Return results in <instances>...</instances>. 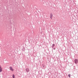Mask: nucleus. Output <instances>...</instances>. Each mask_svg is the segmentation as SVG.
<instances>
[{
	"label": "nucleus",
	"mask_w": 78,
	"mask_h": 78,
	"mask_svg": "<svg viewBox=\"0 0 78 78\" xmlns=\"http://www.w3.org/2000/svg\"><path fill=\"white\" fill-rule=\"evenodd\" d=\"M55 47V44H52V45L51 46V47L53 48V47Z\"/></svg>",
	"instance_id": "6"
},
{
	"label": "nucleus",
	"mask_w": 78,
	"mask_h": 78,
	"mask_svg": "<svg viewBox=\"0 0 78 78\" xmlns=\"http://www.w3.org/2000/svg\"><path fill=\"white\" fill-rule=\"evenodd\" d=\"M68 76H69V78L70 77V74H69Z\"/></svg>",
	"instance_id": "8"
},
{
	"label": "nucleus",
	"mask_w": 78,
	"mask_h": 78,
	"mask_svg": "<svg viewBox=\"0 0 78 78\" xmlns=\"http://www.w3.org/2000/svg\"><path fill=\"white\" fill-rule=\"evenodd\" d=\"M2 67H1V66H0V72H2Z\"/></svg>",
	"instance_id": "5"
},
{
	"label": "nucleus",
	"mask_w": 78,
	"mask_h": 78,
	"mask_svg": "<svg viewBox=\"0 0 78 78\" xmlns=\"http://www.w3.org/2000/svg\"><path fill=\"white\" fill-rule=\"evenodd\" d=\"M50 18L51 19H52V16H53V14H51L50 15Z\"/></svg>",
	"instance_id": "4"
},
{
	"label": "nucleus",
	"mask_w": 78,
	"mask_h": 78,
	"mask_svg": "<svg viewBox=\"0 0 78 78\" xmlns=\"http://www.w3.org/2000/svg\"><path fill=\"white\" fill-rule=\"evenodd\" d=\"M25 70L27 73H28V72L30 71V69L27 68Z\"/></svg>",
	"instance_id": "1"
},
{
	"label": "nucleus",
	"mask_w": 78,
	"mask_h": 78,
	"mask_svg": "<svg viewBox=\"0 0 78 78\" xmlns=\"http://www.w3.org/2000/svg\"><path fill=\"white\" fill-rule=\"evenodd\" d=\"M53 49H54V50H55V48H53Z\"/></svg>",
	"instance_id": "9"
},
{
	"label": "nucleus",
	"mask_w": 78,
	"mask_h": 78,
	"mask_svg": "<svg viewBox=\"0 0 78 78\" xmlns=\"http://www.w3.org/2000/svg\"><path fill=\"white\" fill-rule=\"evenodd\" d=\"M74 62L75 64H77L78 63V59H74Z\"/></svg>",
	"instance_id": "2"
},
{
	"label": "nucleus",
	"mask_w": 78,
	"mask_h": 78,
	"mask_svg": "<svg viewBox=\"0 0 78 78\" xmlns=\"http://www.w3.org/2000/svg\"><path fill=\"white\" fill-rule=\"evenodd\" d=\"M10 69L11 71H14V69H12V67H10Z\"/></svg>",
	"instance_id": "3"
},
{
	"label": "nucleus",
	"mask_w": 78,
	"mask_h": 78,
	"mask_svg": "<svg viewBox=\"0 0 78 78\" xmlns=\"http://www.w3.org/2000/svg\"><path fill=\"white\" fill-rule=\"evenodd\" d=\"M12 78H15V76L14 74H13Z\"/></svg>",
	"instance_id": "7"
}]
</instances>
